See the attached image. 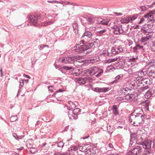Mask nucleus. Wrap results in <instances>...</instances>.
Segmentation results:
<instances>
[{"label":"nucleus","instance_id":"f257e3e1","mask_svg":"<svg viewBox=\"0 0 155 155\" xmlns=\"http://www.w3.org/2000/svg\"><path fill=\"white\" fill-rule=\"evenodd\" d=\"M143 114L141 108H136L129 117V120L130 124L134 126H138L143 123L145 118Z\"/></svg>","mask_w":155,"mask_h":155},{"label":"nucleus","instance_id":"f03ea898","mask_svg":"<svg viewBox=\"0 0 155 155\" xmlns=\"http://www.w3.org/2000/svg\"><path fill=\"white\" fill-rule=\"evenodd\" d=\"M81 41L83 43L84 41L82 40ZM83 44L82 45H77L74 46L72 48V50L73 51H74L77 53H83V54H87L91 52V48L97 43L96 41H94L93 43H89L85 45L83 43Z\"/></svg>","mask_w":155,"mask_h":155},{"label":"nucleus","instance_id":"7ed1b4c3","mask_svg":"<svg viewBox=\"0 0 155 155\" xmlns=\"http://www.w3.org/2000/svg\"><path fill=\"white\" fill-rule=\"evenodd\" d=\"M136 80L141 87L138 88V91L140 93L149 88L152 83V81L148 78H137Z\"/></svg>","mask_w":155,"mask_h":155},{"label":"nucleus","instance_id":"20e7f679","mask_svg":"<svg viewBox=\"0 0 155 155\" xmlns=\"http://www.w3.org/2000/svg\"><path fill=\"white\" fill-rule=\"evenodd\" d=\"M141 139L142 141L137 142V143L139 145L142 146L144 149L147 150L144 151L142 155H147L149 154L152 153L153 152L150 150L152 144L151 141L150 140H145V138H143L141 137Z\"/></svg>","mask_w":155,"mask_h":155},{"label":"nucleus","instance_id":"39448f33","mask_svg":"<svg viewBox=\"0 0 155 155\" xmlns=\"http://www.w3.org/2000/svg\"><path fill=\"white\" fill-rule=\"evenodd\" d=\"M80 20L83 24L86 23L88 24H92L95 23L97 20V18L94 15H89L86 16V17H81L80 18Z\"/></svg>","mask_w":155,"mask_h":155},{"label":"nucleus","instance_id":"423d86ee","mask_svg":"<svg viewBox=\"0 0 155 155\" xmlns=\"http://www.w3.org/2000/svg\"><path fill=\"white\" fill-rule=\"evenodd\" d=\"M94 30H97V35L98 36L102 35L108 36L109 35V29L107 28H98L95 27L93 29Z\"/></svg>","mask_w":155,"mask_h":155},{"label":"nucleus","instance_id":"0eeeda50","mask_svg":"<svg viewBox=\"0 0 155 155\" xmlns=\"http://www.w3.org/2000/svg\"><path fill=\"white\" fill-rule=\"evenodd\" d=\"M153 12L152 11L147 13L145 14L143 17L142 18L140 22H139V24H142L145 21L144 18L147 19L148 21L152 22L155 21L154 19V18L153 15Z\"/></svg>","mask_w":155,"mask_h":155},{"label":"nucleus","instance_id":"6e6552de","mask_svg":"<svg viewBox=\"0 0 155 155\" xmlns=\"http://www.w3.org/2000/svg\"><path fill=\"white\" fill-rule=\"evenodd\" d=\"M81 58V56L79 55L68 57L64 58L62 60L63 63H74L78 60H79Z\"/></svg>","mask_w":155,"mask_h":155},{"label":"nucleus","instance_id":"1a4fd4ad","mask_svg":"<svg viewBox=\"0 0 155 155\" xmlns=\"http://www.w3.org/2000/svg\"><path fill=\"white\" fill-rule=\"evenodd\" d=\"M142 150L141 146H135L132 150L127 154V155H140Z\"/></svg>","mask_w":155,"mask_h":155},{"label":"nucleus","instance_id":"9d476101","mask_svg":"<svg viewBox=\"0 0 155 155\" xmlns=\"http://www.w3.org/2000/svg\"><path fill=\"white\" fill-rule=\"evenodd\" d=\"M124 51L123 48L120 46L115 45L112 47L111 51L114 54H116L122 52Z\"/></svg>","mask_w":155,"mask_h":155},{"label":"nucleus","instance_id":"9b49d317","mask_svg":"<svg viewBox=\"0 0 155 155\" xmlns=\"http://www.w3.org/2000/svg\"><path fill=\"white\" fill-rule=\"evenodd\" d=\"M41 16L40 15L37 14L35 15H30L29 16L30 21L34 23H36L38 20L40 19Z\"/></svg>","mask_w":155,"mask_h":155},{"label":"nucleus","instance_id":"f8f14e48","mask_svg":"<svg viewBox=\"0 0 155 155\" xmlns=\"http://www.w3.org/2000/svg\"><path fill=\"white\" fill-rule=\"evenodd\" d=\"M89 80L90 78L89 77L78 78H77L75 79L76 81L78 82L81 85L85 84L87 82L89 81Z\"/></svg>","mask_w":155,"mask_h":155},{"label":"nucleus","instance_id":"ddd939ff","mask_svg":"<svg viewBox=\"0 0 155 155\" xmlns=\"http://www.w3.org/2000/svg\"><path fill=\"white\" fill-rule=\"evenodd\" d=\"M92 89L94 91L96 92L105 93L109 91L110 89V87L100 88L96 87L93 88Z\"/></svg>","mask_w":155,"mask_h":155},{"label":"nucleus","instance_id":"4468645a","mask_svg":"<svg viewBox=\"0 0 155 155\" xmlns=\"http://www.w3.org/2000/svg\"><path fill=\"white\" fill-rule=\"evenodd\" d=\"M96 149L95 148H93L90 147L87 149V150L85 151V155H95L96 153Z\"/></svg>","mask_w":155,"mask_h":155},{"label":"nucleus","instance_id":"2eb2a0df","mask_svg":"<svg viewBox=\"0 0 155 155\" xmlns=\"http://www.w3.org/2000/svg\"><path fill=\"white\" fill-rule=\"evenodd\" d=\"M141 31L144 34L143 36H145L148 38H150L151 36L152 32L149 29H146L144 27L141 28Z\"/></svg>","mask_w":155,"mask_h":155},{"label":"nucleus","instance_id":"dca6fc26","mask_svg":"<svg viewBox=\"0 0 155 155\" xmlns=\"http://www.w3.org/2000/svg\"><path fill=\"white\" fill-rule=\"evenodd\" d=\"M141 31L144 34L143 36H145L148 38H150L151 36L152 32L149 29H146L144 27L141 28Z\"/></svg>","mask_w":155,"mask_h":155},{"label":"nucleus","instance_id":"f3484780","mask_svg":"<svg viewBox=\"0 0 155 155\" xmlns=\"http://www.w3.org/2000/svg\"><path fill=\"white\" fill-rule=\"evenodd\" d=\"M94 36L92 33L89 31L84 32L82 36V38L84 39H86L88 38H90Z\"/></svg>","mask_w":155,"mask_h":155},{"label":"nucleus","instance_id":"a211bd4d","mask_svg":"<svg viewBox=\"0 0 155 155\" xmlns=\"http://www.w3.org/2000/svg\"><path fill=\"white\" fill-rule=\"evenodd\" d=\"M112 28L113 29V32L116 35H118L122 34L123 32V31L122 29H120L121 28L117 27V26H114Z\"/></svg>","mask_w":155,"mask_h":155},{"label":"nucleus","instance_id":"6ab92c4d","mask_svg":"<svg viewBox=\"0 0 155 155\" xmlns=\"http://www.w3.org/2000/svg\"><path fill=\"white\" fill-rule=\"evenodd\" d=\"M137 81L136 79V81L135 82V81H132L131 82L130 84V87L131 89H138V87L140 86L139 85L138 82H137Z\"/></svg>","mask_w":155,"mask_h":155},{"label":"nucleus","instance_id":"aec40b11","mask_svg":"<svg viewBox=\"0 0 155 155\" xmlns=\"http://www.w3.org/2000/svg\"><path fill=\"white\" fill-rule=\"evenodd\" d=\"M88 72L89 73L90 75L93 76L97 74V71H98V68L95 67L93 68H91L88 69Z\"/></svg>","mask_w":155,"mask_h":155},{"label":"nucleus","instance_id":"412c9836","mask_svg":"<svg viewBox=\"0 0 155 155\" xmlns=\"http://www.w3.org/2000/svg\"><path fill=\"white\" fill-rule=\"evenodd\" d=\"M147 74L146 70L145 69L140 70L138 72V76L137 78H143V77L145 76Z\"/></svg>","mask_w":155,"mask_h":155},{"label":"nucleus","instance_id":"4be33fe9","mask_svg":"<svg viewBox=\"0 0 155 155\" xmlns=\"http://www.w3.org/2000/svg\"><path fill=\"white\" fill-rule=\"evenodd\" d=\"M67 107L68 110H71L76 107V105L73 102L69 101L68 102Z\"/></svg>","mask_w":155,"mask_h":155},{"label":"nucleus","instance_id":"5701e85b","mask_svg":"<svg viewBox=\"0 0 155 155\" xmlns=\"http://www.w3.org/2000/svg\"><path fill=\"white\" fill-rule=\"evenodd\" d=\"M73 31L75 34H78V24L76 22H74L72 24Z\"/></svg>","mask_w":155,"mask_h":155},{"label":"nucleus","instance_id":"b1692460","mask_svg":"<svg viewBox=\"0 0 155 155\" xmlns=\"http://www.w3.org/2000/svg\"><path fill=\"white\" fill-rule=\"evenodd\" d=\"M154 93V91L152 89H150L147 92H146L145 94V97L147 98H150L152 96L153 93Z\"/></svg>","mask_w":155,"mask_h":155},{"label":"nucleus","instance_id":"393cba45","mask_svg":"<svg viewBox=\"0 0 155 155\" xmlns=\"http://www.w3.org/2000/svg\"><path fill=\"white\" fill-rule=\"evenodd\" d=\"M68 115L70 119L72 120L74 119L76 120L77 119V116H75L74 115L72 111V110H69L68 112Z\"/></svg>","mask_w":155,"mask_h":155},{"label":"nucleus","instance_id":"a878e982","mask_svg":"<svg viewBox=\"0 0 155 155\" xmlns=\"http://www.w3.org/2000/svg\"><path fill=\"white\" fill-rule=\"evenodd\" d=\"M130 17H127L122 18L120 20V22L122 23H127L130 22Z\"/></svg>","mask_w":155,"mask_h":155},{"label":"nucleus","instance_id":"bb28decb","mask_svg":"<svg viewBox=\"0 0 155 155\" xmlns=\"http://www.w3.org/2000/svg\"><path fill=\"white\" fill-rule=\"evenodd\" d=\"M149 38H148V37H147L145 36H143L141 38L140 42L141 43H144V45H145L146 44V43L145 42L149 40Z\"/></svg>","mask_w":155,"mask_h":155},{"label":"nucleus","instance_id":"cd10ccee","mask_svg":"<svg viewBox=\"0 0 155 155\" xmlns=\"http://www.w3.org/2000/svg\"><path fill=\"white\" fill-rule=\"evenodd\" d=\"M102 54H104L105 56H111L112 54H113L112 53V51H111V49L109 51L106 50L105 51H104L102 53Z\"/></svg>","mask_w":155,"mask_h":155},{"label":"nucleus","instance_id":"c85d7f7f","mask_svg":"<svg viewBox=\"0 0 155 155\" xmlns=\"http://www.w3.org/2000/svg\"><path fill=\"white\" fill-rule=\"evenodd\" d=\"M149 76L152 78H155V71L151 70L148 73Z\"/></svg>","mask_w":155,"mask_h":155},{"label":"nucleus","instance_id":"c756f323","mask_svg":"<svg viewBox=\"0 0 155 155\" xmlns=\"http://www.w3.org/2000/svg\"><path fill=\"white\" fill-rule=\"evenodd\" d=\"M115 69V68L113 66H108L106 70L105 71V73L108 72H111L113 71Z\"/></svg>","mask_w":155,"mask_h":155},{"label":"nucleus","instance_id":"7c9ffc66","mask_svg":"<svg viewBox=\"0 0 155 155\" xmlns=\"http://www.w3.org/2000/svg\"><path fill=\"white\" fill-rule=\"evenodd\" d=\"M63 69L67 71H74V69L72 66H63L62 68Z\"/></svg>","mask_w":155,"mask_h":155},{"label":"nucleus","instance_id":"2f4dec72","mask_svg":"<svg viewBox=\"0 0 155 155\" xmlns=\"http://www.w3.org/2000/svg\"><path fill=\"white\" fill-rule=\"evenodd\" d=\"M13 136L17 140H19L20 139H22L24 137V136H18L16 134L13 133L12 134Z\"/></svg>","mask_w":155,"mask_h":155},{"label":"nucleus","instance_id":"473e14b6","mask_svg":"<svg viewBox=\"0 0 155 155\" xmlns=\"http://www.w3.org/2000/svg\"><path fill=\"white\" fill-rule=\"evenodd\" d=\"M130 139L134 140H136L137 139V137L136 134L134 133L131 134L130 135Z\"/></svg>","mask_w":155,"mask_h":155},{"label":"nucleus","instance_id":"72a5a7b5","mask_svg":"<svg viewBox=\"0 0 155 155\" xmlns=\"http://www.w3.org/2000/svg\"><path fill=\"white\" fill-rule=\"evenodd\" d=\"M103 70L98 69V71H97V74H95V76L97 77H100L103 74Z\"/></svg>","mask_w":155,"mask_h":155},{"label":"nucleus","instance_id":"f704fd0d","mask_svg":"<svg viewBox=\"0 0 155 155\" xmlns=\"http://www.w3.org/2000/svg\"><path fill=\"white\" fill-rule=\"evenodd\" d=\"M80 74H81V75L83 76H89L90 75L89 74V73L88 72V70H86L84 71H83L81 72L80 73Z\"/></svg>","mask_w":155,"mask_h":155},{"label":"nucleus","instance_id":"c9c22d12","mask_svg":"<svg viewBox=\"0 0 155 155\" xmlns=\"http://www.w3.org/2000/svg\"><path fill=\"white\" fill-rule=\"evenodd\" d=\"M122 77V75H117L115 78V80L114 81L112 82V84L114 83H116L117 82H118L119 81V80L120 78H121Z\"/></svg>","mask_w":155,"mask_h":155},{"label":"nucleus","instance_id":"e433bc0d","mask_svg":"<svg viewBox=\"0 0 155 155\" xmlns=\"http://www.w3.org/2000/svg\"><path fill=\"white\" fill-rule=\"evenodd\" d=\"M88 62L91 63H94L97 61L96 58L95 57L89 58L87 60Z\"/></svg>","mask_w":155,"mask_h":155},{"label":"nucleus","instance_id":"4c0bfd02","mask_svg":"<svg viewBox=\"0 0 155 155\" xmlns=\"http://www.w3.org/2000/svg\"><path fill=\"white\" fill-rule=\"evenodd\" d=\"M78 148V146H72L71 148V150H69L70 153H71L74 151L76 153V150Z\"/></svg>","mask_w":155,"mask_h":155},{"label":"nucleus","instance_id":"58836bf2","mask_svg":"<svg viewBox=\"0 0 155 155\" xmlns=\"http://www.w3.org/2000/svg\"><path fill=\"white\" fill-rule=\"evenodd\" d=\"M132 95L131 94L128 93L124 97V98L127 100L130 101L133 100L131 96Z\"/></svg>","mask_w":155,"mask_h":155},{"label":"nucleus","instance_id":"ea45409f","mask_svg":"<svg viewBox=\"0 0 155 155\" xmlns=\"http://www.w3.org/2000/svg\"><path fill=\"white\" fill-rule=\"evenodd\" d=\"M153 5H151L150 6H149L148 5L147 6H141L140 7V9L142 11H144L148 8L152 7Z\"/></svg>","mask_w":155,"mask_h":155},{"label":"nucleus","instance_id":"a19ab883","mask_svg":"<svg viewBox=\"0 0 155 155\" xmlns=\"http://www.w3.org/2000/svg\"><path fill=\"white\" fill-rule=\"evenodd\" d=\"M77 70H78V72L77 71V70H76V71H77V72H73L74 71H71V74H72L74 76H79L80 74V70L79 69H78Z\"/></svg>","mask_w":155,"mask_h":155},{"label":"nucleus","instance_id":"79ce46f5","mask_svg":"<svg viewBox=\"0 0 155 155\" xmlns=\"http://www.w3.org/2000/svg\"><path fill=\"white\" fill-rule=\"evenodd\" d=\"M109 21L107 19H103L101 24L104 25H107L108 24V22Z\"/></svg>","mask_w":155,"mask_h":155},{"label":"nucleus","instance_id":"37998d69","mask_svg":"<svg viewBox=\"0 0 155 155\" xmlns=\"http://www.w3.org/2000/svg\"><path fill=\"white\" fill-rule=\"evenodd\" d=\"M80 110L78 108H76L74 110L72 111L73 113V114H74V116H77V115L78 114V113L79 112Z\"/></svg>","mask_w":155,"mask_h":155},{"label":"nucleus","instance_id":"c03bdc74","mask_svg":"<svg viewBox=\"0 0 155 155\" xmlns=\"http://www.w3.org/2000/svg\"><path fill=\"white\" fill-rule=\"evenodd\" d=\"M18 119L16 115L12 116L10 118V120L11 122H13L16 121Z\"/></svg>","mask_w":155,"mask_h":155},{"label":"nucleus","instance_id":"a18cd8bd","mask_svg":"<svg viewBox=\"0 0 155 155\" xmlns=\"http://www.w3.org/2000/svg\"><path fill=\"white\" fill-rule=\"evenodd\" d=\"M86 147H83L82 146L78 147V149L80 150L79 152H84L87 150V149H85Z\"/></svg>","mask_w":155,"mask_h":155},{"label":"nucleus","instance_id":"49530a36","mask_svg":"<svg viewBox=\"0 0 155 155\" xmlns=\"http://www.w3.org/2000/svg\"><path fill=\"white\" fill-rule=\"evenodd\" d=\"M64 143L62 141H60L58 142L57 143V146L58 147L60 148H62L64 146Z\"/></svg>","mask_w":155,"mask_h":155},{"label":"nucleus","instance_id":"de8ad7c7","mask_svg":"<svg viewBox=\"0 0 155 155\" xmlns=\"http://www.w3.org/2000/svg\"><path fill=\"white\" fill-rule=\"evenodd\" d=\"M152 43L151 44V50L155 52V42L153 41Z\"/></svg>","mask_w":155,"mask_h":155},{"label":"nucleus","instance_id":"09e8293b","mask_svg":"<svg viewBox=\"0 0 155 155\" xmlns=\"http://www.w3.org/2000/svg\"><path fill=\"white\" fill-rule=\"evenodd\" d=\"M52 23H53V22L51 21H50L48 22H45L44 23L42 24L41 26H46Z\"/></svg>","mask_w":155,"mask_h":155},{"label":"nucleus","instance_id":"8fccbe9b","mask_svg":"<svg viewBox=\"0 0 155 155\" xmlns=\"http://www.w3.org/2000/svg\"><path fill=\"white\" fill-rule=\"evenodd\" d=\"M130 88H123L122 90L121 91L122 92H123L124 93L126 94V92H125V91H128L131 90Z\"/></svg>","mask_w":155,"mask_h":155},{"label":"nucleus","instance_id":"3c124183","mask_svg":"<svg viewBox=\"0 0 155 155\" xmlns=\"http://www.w3.org/2000/svg\"><path fill=\"white\" fill-rule=\"evenodd\" d=\"M137 58L130 57L129 58V60L130 62H135L137 60Z\"/></svg>","mask_w":155,"mask_h":155},{"label":"nucleus","instance_id":"603ef678","mask_svg":"<svg viewBox=\"0 0 155 155\" xmlns=\"http://www.w3.org/2000/svg\"><path fill=\"white\" fill-rule=\"evenodd\" d=\"M30 152L32 153H34L36 152V149L33 147H31L30 149Z\"/></svg>","mask_w":155,"mask_h":155},{"label":"nucleus","instance_id":"864d4df0","mask_svg":"<svg viewBox=\"0 0 155 155\" xmlns=\"http://www.w3.org/2000/svg\"><path fill=\"white\" fill-rule=\"evenodd\" d=\"M138 49H140L139 45H137L133 48V50L134 52L137 51Z\"/></svg>","mask_w":155,"mask_h":155},{"label":"nucleus","instance_id":"5fc2aeb1","mask_svg":"<svg viewBox=\"0 0 155 155\" xmlns=\"http://www.w3.org/2000/svg\"><path fill=\"white\" fill-rule=\"evenodd\" d=\"M20 85H19V87L20 88V87H22L24 85V81L22 80H19Z\"/></svg>","mask_w":155,"mask_h":155},{"label":"nucleus","instance_id":"6e6d98bb","mask_svg":"<svg viewBox=\"0 0 155 155\" xmlns=\"http://www.w3.org/2000/svg\"><path fill=\"white\" fill-rule=\"evenodd\" d=\"M54 3H59L63 5V6L64 7V2L62 1H57L54 0Z\"/></svg>","mask_w":155,"mask_h":155},{"label":"nucleus","instance_id":"4d7b16f0","mask_svg":"<svg viewBox=\"0 0 155 155\" xmlns=\"http://www.w3.org/2000/svg\"><path fill=\"white\" fill-rule=\"evenodd\" d=\"M108 147L109 148V150H112L114 148V147H113V145L111 143H109L108 144Z\"/></svg>","mask_w":155,"mask_h":155},{"label":"nucleus","instance_id":"13d9d810","mask_svg":"<svg viewBox=\"0 0 155 155\" xmlns=\"http://www.w3.org/2000/svg\"><path fill=\"white\" fill-rule=\"evenodd\" d=\"M76 153H78L76 155H85V152H76Z\"/></svg>","mask_w":155,"mask_h":155},{"label":"nucleus","instance_id":"bf43d9fd","mask_svg":"<svg viewBox=\"0 0 155 155\" xmlns=\"http://www.w3.org/2000/svg\"><path fill=\"white\" fill-rule=\"evenodd\" d=\"M117 58H113L112 59H109L108 60L109 62H112L115 61L116 60H117Z\"/></svg>","mask_w":155,"mask_h":155},{"label":"nucleus","instance_id":"052dcab7","mask_svg":"<svg viewBox=\"0 0 155 155\" xmlns=\"http://www.w3.org/2000/svg\"><path fill=\"white\" fill-rule=\"evenodd\" d=\"M102 19L101 18H99L97 19V23L98 24H101Z\"/></svg>","mask_w":155,"mask_h":155},{"label":"nucleus","instance_id":"680f3d73","mask_svg":"<svg viewBox=\"0 0 155 155\" xmlns=\"http://www.w3.org/2000/svg\"><path fill=\"white\" fill-rule=\"evenodd\" d=\"M134 140H133L130 139V143H129V147H131L132 146V145H133V144L134 143Z\"/></svg>","mask_w":155,"mask_h":155},{"label":"nucleus","instance_id":"e2e57ef3","mask_svg":"<svg viewBox=\"0 0 155 155\" xmlns=\"http://www.w3.org/2000/svg\"><path fill=\"white\" fill-rule=\"evenodd\" d=\"M130 18L131 19H130L129 20L130 22H132V21L134 20L135 19V18L134 17H130Z\"/></svg>","mask_w":155,"mask_h":155},{"label":"nucleus","instance_id":"0e129e2a","mask_svg":"<svg viewBox=\"0 0 155 155\" xmlns=\"http://www.w3.org/2000/svg\"><path fill=\"white\" fill-rule=\"evenodd\" d=\"M71 5H72L73 6H80V5L79 4H77L74 2L72 3L71 4Z\"/></svg>","mask_w":155,"mask_h":155},{"label":"nucleus","instance_id":"69168bd1","mask_svg":"<svg viewBox=\"0 0 155 155\" xmlns=\"http://www.w3.org/2000/svg\"><path fill=\"white\" fill-rule=\"evenodd\" d=\"M48 47V46L47 45H41L40 46V48H39V49L40 50H42L43 48H44L45 47Z\"/></svg>","mask_w":155,"mask_h":155},{"label":"nucleus","instance_id":"338daca9","mask_svg":"<svg viewBox=\"0 0 155 155\" xmlns=\"http://www.w3.org/2000/svg\"><path fill=\"white\" fill-rule=\"evenodd\" d=\"M64 4L65 5H71V3H70V2H67L66 1H65L64 2Z\"/></svg>","mask_w":155,"mask_h":155},{"label":"nucleus","instance_id":"774afa93","mask_svg":"<svg viewBox=\"0 0 155 155\" xmlns=\"http://www.w3.org/2000/svg\"><path fill=\"white\" fill-rule=\"evenodd\" d=\"M144 108L145 110L149 111V109L148 105L147 104H146V106Z\"/></svg>","mask_w":155,"mask_h":155}]
</instances>
